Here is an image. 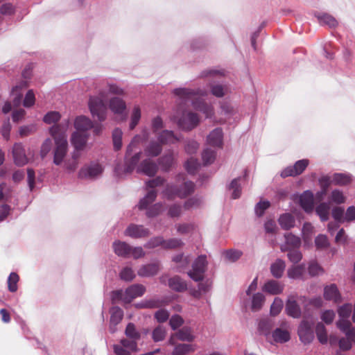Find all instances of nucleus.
Returning <instances> with one entry per match:
<instances>
[{"mask_svg": "<svg viewBox=\"0 0 355 355\" xmlns=\"http://www.w3.org/2000/svg\"><path fill=\"white\" fill-rule=\"evenodd\" d=\"M173 94L183 101H191L193 107L205 114L206 117H210L213 114L212 107L200 100V96L205 95V92L199 89L178 88L174 89Z\"/></svg>", "mask_w": 355, "mask_h": 355, "instance_id": "1", "label": "nucleus"}, {"mask_svg": "<svg viewBox=\"0 0 355 355\" xmlns=\"http://www.w3.org/2000/svg\"><path fill=\"white\" fill-rule=\"evenodd\" d=\"M49 131L55 144L53 150V163L56 166H60L63 162L68 150V142L65 130L59 124L52 126Z\"/></svg>", "mask_w": 355, "mask_h": 355, "instance_id": "2", "label": "nucleus"}, {"mask_svg": "<svg viewBox=\"0 0 355 355\" xmlns=\"http://www.w3.org/2000/svg\"><path fill=\"white\" fill-rule=\"evenodd\" d=\"M195 190V184L191 181H185L180 187L173 184H167L163 191L168 200H173L176 197L185 198L192 194Z\"/></svg>", "mask_w": 355, "mask_h": 355, "instance_id": "3", "label": "nucleus"}, {"mask_svg": "<svg viewBox=\"0 0 355 355\" xmlns=\"http://www.w3.org/2000/svg\"><path fill=\"white\" fill-rule=\"evenodd\" d=\"M142 138L139 135L134 137L130 144L127 146L126 153L125 155V173H132L135 167L137 166L141 155V152H137L133 155H131L132 151L141 141Z\"/></svg>", "mask_w": 355, "mask_h": 355, "instance_id": "4", "label": "nucleus"}, {"mask_svg": "<svg viewBox=\"0 0 355 355\" xmlns=\"http://www.w3.org/2000/svg\"><path fill=\"white\" fill-rule=\"evenodd\" d=\"M107 95L105 92H99V96H92L89 101V107L93 116H96L100 121L106 118L107 107L104 103Z\"/></svg>", "mask_w": 355, "mask_h": 355, "instance_id": "5", "label": "nucleus"}, {"mask_svg": "<svg viewBox=\"0 0 355 355\" xmlns=\"http://www.w3.org/2000/svg\"><path fill=\"white\" fill-rule=\"evenodd\" d=\"M146 288L141 284H133L123 292L121 290L113 292V299L123 300L125 303H130L135 298L142 296Z\"/></svg>", "mask_w": 355, "mask_h": 355, "instance_id": "6", "label": "nucleus"}, {"mask_svg": "<svg viewBox=\"0 0 355 355\" xmlns=\"http://www.w3.org/2000/svg\"><path fill=\"white\" fill-rule=\"evenodd\" d=\"M313 324L314 320L312 318H304L301 321L298 327L297 334L299 336L300 340L304 344H309L313 340Z\"/></svg>", "mask_w": 355, "mask_h": 355, "instance_id": "7", "label": "nucleus"}, {"mask_svg": "<svg viewBox=\"0 0 355 355\" xmlns=\"http://www.w3.org/2000/svg\"><path fill=\"white\" fill-rule=\"evenodd\" d=\"M207 265V257L199 256L192 265V270L188 272V275L195 282L202 281Z\"/></svg>", "mask_w": 355, "mask_h": 355, "instance_id": "8", "label": "nucleus"}, {"mask_svg": "<svg viewBox=\"0 0 355 355\" xmlns=\"http://www.w3.org/2000/svg\"><path fill=\"white\" fill-rule=\"evenodd\" d=\"M309 164V161L307 159L298 160L293 166H289L283 169L280 175L283 178L300 175L305 171Z\"/></svg>", "mask_w": 355, "mask_h": 355, "instance_id": "9", "label": "nucleus"}, {"mask_svg": "<svg viewBox=\"0 0 355 355\" xmlns=\"http://www.w3.org/2000/svg\"><path fill=\"white\" fill-rule=\"evenodd\" d=\"M200 119L197 114L192 112H184L178 120V125L185 130H191L199 123Z\"/></svg>", "mask_w": 355, "mask_h": 355, "instance_id": "10", "label": "nucleus"}, {"mask_svg": "<svg viewBox=\"0 0 355 355\" xmlns=\"http://www.w3.org/2000/svg\"><path fill=\"white\" fill-rule=\"evenodd\" d=\"M103 171V166L98 163H92L85 166L80 170L78 177L80 178L93 179L100 175Z\"/></svg>", "mask_w": 355, "mask_h": 355, "instance_id": "11", "label": "nucleus"}, {"mask_svg": "<svg viewBox=\"0 0 355 355\" xmlns=\"http://www.w3.org/2000/svg\"><path fill=\"white\" fill-rule=\"evenodd\" d=\"M178 339L182 341L192 342L195 339L192 330L189 327H184L179 329L176 333L171 335L168 343L171 345H175V340Z\"/></svg>", "mask_w": 355, "mask_h": 355, "instance_id": "12", "label": "nucleus"}, {"mask_svg": "<svg viewBox=\"0 0 355 355\" xmlns=\"http://www.w3.org/2000/svg\"><path fill=\"white\" fill-rule=\"evenodd\" d=\"M150 230L143 225L130 224L125 230V235L133 239L145 238L150 235Z\"/></svg>", "mask_w": 355, "mask_h": 355, "instance_id": "13", "label": "nucleus"}, {"mask_svg": "<svg viewBox=\"0 0 355 355\" xmlns=\"http://www.w3.org/2000/svg\"><path fill=\"white\" fill-rule=\"evenodd\" d=\"M157 171V164L149 158L144 159L137 168V173H142L149 177H153Z\"/></svg>", "mask_w": 355, "mask_h": 355, "instance_id": "14", "label": "nucleus"}, {"mask_svg": "<svg viewBox=\"0 0 355 355\" xmlns=\"http://www.w3.org/2000/svg\"><path fill=\"white\" fill-rule=\"evenodd\" d=\"M12 156L16 165L21 166L28 163V157L21 143H16L12 148Z\"/></svg>", "mask_w": 355, "mask_h": 355, "instance_id": "15", "label": "nucleus"}, {"mask_svg": "<svg viewBox=\"0 0 355 355\" xmlns=\"http://www.w3.org/2000/svg\"><path fill=\"white\" fill-rule=\"evenodd\" d=\"M337 327L343 332L352 342L355 343V327L352 326L349 320H339L336 322Z\"/></svg>", "mask_w": 355, "mask_h": 355, "instance_id": "16", "label": "nucleus"}, {"mask_svg": "<svg viewBox=\"0 0 355 355\" xmlns=\"http://www.w3.org/2000/svg\"><path fill=\"white\" fill-rule=\"evenodd\" d=\"M160 270V263L159 261L142 266L137 271V274L141 277H151L157 275Z\"/></svg>", "mask_w": 355, "mask_h": 355, "instance_id": "17", "label": "nucleus"}, {"mask_svg": "<svg viewBox=\"0 0 355 355\" xmlns=\"http://www.w3.org/2000/svg\"><path fill=\"white\" fill-rule=\"evenodd\" d=\"M300 204L306 212L312 211L314 205L313 193L309 191H304L300 197Z\"/></svg>", "mask_w": 355, "mask_h": 355, "instance_id": "18", "label": "nucleus"}, {"mask_svg": "<svg viewBox=\"0 0 355 355\" xmlns=\"http://www.w3.org/2000/svg\"><path fill=\"white\" fill-rule=\"evenodd\" d=\"M223 130L220 128H215L207 136V142L212 146L222 147L223 146Z\"/></svg>", "mask_w": 355, "mask_h": 355, "instance_id": "19", "label": "nucleus"}, {"mask_svg": "<svg viewBox=\"0 0 355 355\" xmlns=\"http://www.w3.org/2000/svg\"><path fill=\"white\" fill-rule=\"evenodd\" d=\"M157 140L162 145L171 144L178 142L180 138L175 135L174 132L171 130H163L157 136Z\"/></svg>", "mask_w": 355, "mask_h": 355, "instance_id": "20", "label": "nucleus"}, {"mask_svg": "<svg viewBox=\"0 0 355 355\" xmlns=\"http://www.w3.org/2000/svg\"><path fill=\"white\" fill-rule=\"evenodd\" d=\"M168 285L171 289L176 292H183L187 289V282L178 275L171 277Z\"/></svg>", "mask_w": 355, "mask_h": 355, "instance_id": "21", "label": "nucleus"}, {"mask_svg": "<svg viewBox=\"0 0 355 355\" xmlns=\"http://www.w3.org/2000/svg\"><path fill=\"white\" fill-rule=\"evenodd\" d=\"M162 145L157 141H150L144 148V153L147 157H155L161 154Z\"/></svg>", "mask_w": 355, "mask_h": 355, "instance_id": "22", "label": "nucleus"}, {"mask_svg": "<svg viewBox=\"0 0 355 355\" xmlns=\"http://www.w3.org/2000/svg\"><path fill=\"white\" fill-rule=\"evenodd\" d=\"M284 285L275 280L268 281L263 286V291L270 295H278L282 293Z\"/></svg>", "mask_w": 355, "mask_h": 355, "instance_id": "23", "label": "nucleus"}, {"mask_svg": "<svg viewBox=\"0 0 355 355\" xmlns=\"http://www.w3.org/2000/svg\"><path fill=\"white\" fill-rule=\"evenodd\" d=\"M71 140L76 150H83L86 145L87 136L85 133L76 132L73 133Z\"/></svg>", "mask_w": 355, "mask_h": 355, "instance_id": "24", "label": "nucleus"}, {"mask_svg": "<svg viewBox=\"0 0 355 355\" xmlns=\"http://www.w3.org/2000/svg\"><path fill=\"white\" fill-rule=\"evenodd\" d=\"M324 297L327 300H332L334 302L340 301V295L336 284H331L324 287Z\"/></svg>", "mask_w": 355, "mask_h": 355, "instance_id": "25", "label": "nucleus"}, {"mask_svg": "<svg viewBox=\"0 0 355 355\" xmlns=\"http://www.w3.org/2000/svg\"><path fill=\"white\" fill-rule=\"evenodd\" d=\"M74 126L78 132H83L93 127L91 120L86 116H78L74 122Z\"/></svg>", "mask_w": 355, "mask_h": 355, "instance_id": "26", "label": "nucleus"}, {"mask_svg": "<svg viewBox=\"0 0 355 355\" xmlns=\"http://www.w3.org/2000/svg\"><path fill=\"white\" fill-rule=\"evenodd\" d=\"M114 252L118 255L123 257H130V245L125 242L116 241L113 243Z\"/></svg>", "mask_w": 355, "mask_h": 355, "instance_id": "27", "label": "nucleus"}, {"mask_svg": "<svg viewBox=\"0 0 355 355\" xmlns=\"http://www.w3.org/2000/svg\"><path fill=\"white\" fill-rule=\"evenodd\" d=\"M286 311L288 315L294 318H299L301 316L300 306L294 300H288L286 304Z\"/></svg>", "mask_w": 355, "mask_h": 355, "instance_id": "28", "label": "nucleus"}, {"mask_svg": "<svg viewBox=\"0 0 355 355\" xmlns=\"http://www.w3.org/2000/svg\"><path fill=\"white\" fill-rule=\"evenodd\" d=\"M278 221L281 227L285 230L291 229L295 226V218L289 213L282 214L279 216Z\"/></svg>", "mask_w": 355, "mask_h": 355, "instance_id": "29", "label": "nucleus"}, {"mask_svg": "<svg viewBox=\"0 0 355 355\" xmlns=\"http://www.w3.org/2000/svg\"><path fill=\"white\" fill-rule=\"evenodd\" d=\"M272 336L274 341L279 343H286L291 339L289 331L281 328H277L272 332Z\"/></svg>", "mask_w": 355, "mask_h": 355, "instance_id": "30", "label": "nucleus"}, {"mask_svg": "<svg viewBox=\"0 0 355 355\" xmlns=\"http://www.w3.org/2000/svg\"><path fill=\"white\" fill-rule=\"evenodd\" d=\"M158 163L163 171L167 172L172 167L174 163V157L172 153H169L158 159Z\"/></svg>", "mask_w": 355, "mask_h": 355, "instance_id": "31", "label": "nucleus"}, {"mask_svg": "<svg viewBox=\"0 0 355 355\" xmlns=\"http://www.w3.org/2000/svg\"><path fill=\"white\" fill-rule=\"evenodd\" d=\"M125 107V103L120 98L114 97L110 101V108L114 113L121 114Z\"/></svg>", "mask_w": 355, "mask_h": 355, "instance_id": "32", "label": "nucleus"}, {"mask_svg": "<svg viewBox=\"0 0 355 355\" xmlns=\"http://www.w3.org/2000/svg\"><path fill=\"white\" fill-rule=\"evenodd\" d=\"M157 196V193L155 190L149 191L147 194L143 198L139 204V209H146L148 208V205L153 203Z\"/></svg>", "mask_w": 355, "mask_h": 355, "instance_id": "33", "label": "nucleus"}, {"mask_svg": "<svg viewBox=\"0 0 355 355\" xmlns=\"http://www.w3.org/2000/svg\"><path fill=\"white\" fill-rule=\"evenodd\" d=\"M196 350V345L191 344H178L176 345L172 354L173 355H186Z\"/></svg>", "mask_w": 355, "mask_h": 355, "instance_id": "34", "label": "nucleus"}, {"mask_svg": "<svg viewBox=\"0 0 355 355\" xmlns=\"http://www.w3.org/2000/svg\"><path fill=\"white\" fill-rule=\"evenodd\" d=\"M319 23L321 25H327L330 28H335L338 26V22L332 15L324 13L317 16Z\"/></svg>", "mask_w": 355, "mask_h": 355, "instance_id": "35", "label": "nucleus"}, {"mask_svg": "<svg viewBox=\"0 0 355 355\" xmlns=\"http://www.w3.org/2000/svg\"><path fill=\"white\" fill-rule=\"evenodd\" d=\"M285 269V263L282 259H277L270 266V272L275 278H280Z\"/></svg>", "mask_w": 355, "mask_h": 355, "instance_id": "36", "label": "nucleus"}, {"mask_svg": "<svg viewBox=\"0 0 355 355\" xmlns=\"http://www.w3.org/2000/svg\"><path fill=\"white\" fill-rule=\"evenodd\" d=\"M110 323L114 325L118 324L123 317V310L118 306L112 307L110 310Z\"/></svg>", "mask_w": 355, "mask_h": 355, "instance_id": "37", "label": "nucleus"}, {"mask_svg": "<svg viewBox=\"0 0 355 355\" xmlns=\"http://www.w3.org/2000/svg\"><path fill=\"white\" fill-rule=\"evenodd\" d=\"M351 181L350 176L343 173H335L332 178V182L335 185L345 186L349 184Z\"/></svg>", "mask_w": 355, "mask_h": 355, "instance_id": "38", "label": "nucleus"}, {"mask_svg": "<svg viewBox=\"0 0 355 355\" xmlns=\"http://www.w3.org/2000/svg\"><path fill=\"white\" fill-rule=\"evenodd\" d=\"M315 333L319 342L322 344H326L328 341L327 333L324 325L322 322L316 324Z\"/></svg>", "mask_w": 355, "mask_h": 355, "instance_id": "39", "label": "nucleus"}, {"mask_svg": "<svg viewBox=\"0 0 355 355\" xmlns=\"http://www.w3.org/2000/svg\"><path fill=\"white\" fill-rule=\"evenodd\" d=\"M265 302V297L262 293H257L252 296L251 309L253 311H259Z\"/></svg>", "mask_w": 355, "mask_h": 355, "instance_id": "40", "label": "nucleus"}, {"mask_svg": "<svg viewBox=\"0 0 355 355\" xmlns=\"http://www.w3.org/2000/svg\"><path fill=\"white\" fill-rule=\"evenodd\" d=\"M123 132L119 128H115L112 132V141L114 150H119L122 147Z\"/></svg>", "mask_w": 355, "mask_h": 355, "instance_id": "41", "label": "nucleus"}, {"mask_svg": "<svg viewBox=\"0 0 355 355\" xmlns=\"http://www.w3.org/2000/svg\"><path fill=\"white\" fill-rule=\"evenodd\" d=\"M19 281V277L17 273L12 272L10 274L8 278V288L11 293H15L17 291V284Z\"/></svg>", "mask_w": 355, "mask_h": 355, "instance_id": "42", "label": "nucleus"}, {"mask_svg": "<svg viewBox=\"0 0 355 355\" xmlns=\"http://www.w3.org/2000/svg\"><path fill=\"white\" fill-rule=\"evenodd\" d=\"M315 211L320 216L321 220L325 221L329 218V207L325 202L320 203L317 206Z\"/></svg>", "mask_w": 355, "mask_h": 355, "instance_id": "43", "label": "nucleus"}, {"mask_svg": "<svg viewBox=\"0 0 355 355\" xmlns=\"http://www.w3.org/2000/svg\"><path fill=\"white\" fill-rule=\"evenodd\" d=\"M305 270L303 265L295 266L288 270V276L290 278L297 279L302 276Z\"/></svg>", "mask_w": 355, "mask_h": 355, "instance_id": "44", "label": "nucleus"}, {"mask_svg": "<svg viewBox=\"0 0 355 355\" xmlns=\"http://www.w3.org/2000/svg\"><path fill=\"white\" fill-rule=\"evenodd\" d=\"M125 334L130 339L139 340L141 337L140 333L136 329L134 324L128 323L125 328Z\"/></svg>", "mask_w": 355, "mask_h": 355, "instance_id": "45", "label": "nucleus"}, {"mask_svg": "<svg viewBox=\"0 0 355 355\" xmlns=\"http://www.w3.org/2000/svg\"><path fill=\"white\" fill-rule=\"evenodd\" d=\"M199 166L200 164L198 161L193 157L189 158L185 163V168L190 174L196 173Z\"/></svg>", "mask_w": 355, "mask_h": 355, "instance_id": "46", "label": "nucleus"}, {"mask_svg": "<svg viewBox=\"0 0 355 355\" xmlns=\"http://www.w3.org/2000/svg\"><path fill=\"white\" fill-rule=\"evenodd\" d=\"M164 239L163 236H155L151 238L146 244L145 248L152 249L159 246L164 248Z\"/></svg>", "mask_w": 355, "mask_h": 355, "instance_id": "47", "label": "nucleus"}, {"mask_svg": "<svg viewBox=\"0 0 355 355\" xmlns=\"http://www.w3.org/2000/svg\"><path fill=\"white\" fill-rule=\"evenodd\" d=\"M284 237L286 239V243L287 245L293 248V249L300 247L301 244V240L298 236H296L291 233H288L284 235Z\"/></svg>", "mask_w": 355, "mask_h": 355, "instance_id": "48", "label": "nucleus"}, {"mask_svg": "<svg viewBox=\"0 0 355 355\" xmlns=\"http://www.w3.org/2000/svg\"><path fill=\"white\" fill-rule=\"evenodd\" d=\"M210 87L211 94L218 98L224 96L228 89L226 86L222 85H211Z\"/></svg>", "mask_w": 355, "mask_h": 355, "instance_id": "49", "label": "nucleus"}, {"mask_svg": "<svg viewBox=\"0 0 355 355\" xmlns=\"http://www.w3.org/2000/svg\"><path fill=\"white\" fill-rule=\"evenodd\" d=\"M183 245V242L179 239H170L168 240L164 239V249L171 250L180 248Z\"/></svg>", "mask_w": 355, "mask_h": 355, "instance_id": "50", "label": "nucleus"}, {"mask_svg": "<svg viewBox=\"0 0 355 355\" xmlns=\"http://www.w3.org/2000/svg\"><path fill=\"white\" fill-rule=\"evenodd\" d=\"M141 119V110L139 106H135L133 108L131 115V121L130 123V129L133 130L138 124Z\"/></svg>", "mask_w": 355, "mask_h": 355, "instance_id": "51", "label": "nucleus"}, {"mask_svg": "<svg viewBox=\"0 0 355 355\" xmlns=\"http://www.w3.org/2000/svg\"><path fill=\"white\" fill-rule=\"evenodd\" d=\"M60 118L61 115L58 112L51 111L44 115L43 121L47 124H51L58 122Z\"/></svg>", "mask_w": 355, "mask_h": 355, "instance_id": "52", "label": "nucleus"}, {"mask_svg": "<svg viewBox=\"0 0 355 355\" xmlns=\"http://www.w3.org/2000/svg\"><path fill=\"white\" fill-rule=\"evenodd\" d=\"M202 158L205 165L211 164L215 160L216 153L214 150L207 148L203 151Z\"/></svg>", "mask_w": 355, "mask_h": 355, "instance_id": "53", "label": "nucleus"}, {"mask_svg": "<svg viewBox=\"0 0 355 355\" xmlns=\"http://www.w3.org/2000/svg\"><path fill=\"white\" fill-rule=\"evenodd\" d=\"M283 301L280 298L275 297L270 306V314L272 316L279 315L283 308Z\"/></svg>", "mask_w": 355, "mask_h": 355, "instance_id": "54", "label": "nucleus"}, {"mask_svg": "<svg viewBox=\"0 0 355 355\" xmlns=\"http://www.w3.org/2000/svg\"><path fill=\"white\" fill-rule=\"evenodd\" d=\"M163 209V205L160 202L155 203L146 211V216L149 218L155 217L159 215Z\"/></svg>", "mask_w": 355, "mask_h": 355, "instance_id": "55", "label": "nucleus"}, {"mask_svg": "<svg viewBox=\"0 0 355 355\" xmlns=\"http://www.w3.org/2000/svg\"><path fill=\"white\" fill-rule=\"evenodd\" d=\"M121 345H123L126 349L129 350L130 353L132 352H137V341L133 339H121L120 341Z\"/></svg>", "mask_w": 355, "mask_h": 355, "instance_id": "56", "label": "nucleus"}, {"mask_svg": "<svg viewBox=\"0 0 355 355\" xmlns=\"http://www.w3.org/2000/svg\"><path fill=\"white\" fill-rule=\"evenodd\" d=\"M227 259L231 261H237L243 254L242 252L238 250H229L223 252Z\"/></svg>", "mask_w": 355, "mask_h": 355, "instance_id": "57", "label": "nucleus"}, {"mask_svg": "<svg viewBox=\"0 0 355 355\" xmlns=\"http://www.w3.org/2000/svg\"><path fill=\"white\" fill-rule=\"evenodd\" d=\"M340 320H347L352 313V306L349 304H344L338 309Z\"/></svg>", "mask_w": 355, "mask_h": 355, "instance_id": "58", "label": "nucleus"}, {"mask_svg": "<svg viewBox=\"0 0 355 355\" xmlns=\"http://www.w3.org/2000/svg\"><path fill=\"white\" fill-rule=\"evenodd\" d=\"M230 189L233 190L232 197L234 199L239 198L241 193V186L239 183V179H234L230 186Z\"/></svg>", "mask_w": 355, "mask_h": 355, "instance_id": "59", "label": "nucleus"}, {"mask_svg": "<svg viewBox=\"0 0 355 355\" xmlns=\"http://www.w3.org/2000/svg\"><path fill=\"white\" fill-rule=\"evenodd\" d=\"M166 330L162 327H156L153 331V338L154 341L159 342L163 340L166 336Z\"/></svg>", "mask_w": 355, "mask_h": 355, "instance_id": "60", "label": "nucleus"}, {"mask_svg": "<svg viewBox=\"0 0 355 355\" xmlns=\"http://www.w3.org/2000/svg\"><path fill=\"white\" fill-rule=\"evenodd\" d=\"M315 243L318 249L327 248L329 245L327 237L323 234H320L315 238Z\"/></svg>", "mask_w": 355, "mask_h": 355, "instance_id": "61", "label": "nucleus"}, {"mask_svg": "<svg viewBox=\"0 0 355 355\" xmlns=\"http://www.w3.org/2000/svg\"><path fill=\"white\" fill-rule=\"evenodd\" d=\"M287 257L288 259L294 263H298L302 258L301 252L297 249L288 250Z\"/></svg>", "mask_w": 355, "mask_h": 355, "instance_id": "62", "label": "nucleus"}, {"mask_svg": "<svg viewBox=\"0 0 355 355\" xmlns=\"http://www.w3.org/2000/svg\"><path fill=\"white\" fill-rule=\"evenodd\" d=\"M331 199L336 204H343L345 202L346 198L342 191L338 189H335L331 192Z\"/></svg>", "mask_w": 355, "mask_h": 355, "instance_id": "63", "label": "nucleus"}, {"mask_svg": "<svg viewBox=\"0 0 355 355\" xmlns=\"http://www.w3.org/2000/svg\"><path fill=\"white\" fill-rule=\"evenodd\" d=\"M258 329L261 334L267 336L270 334L271 324L268 320H262L259 323Z\"/></svg>", "mask_w": 355, "mask_h": 355, "instance_id": "64", "label": "nucleus"}]
</instances>
